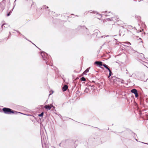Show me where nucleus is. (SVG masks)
Here are the masks:
<instances>
[{"label":"nucleus","mask_w":148,"mask_h":148,"mask_svg":"<svg viewBox=\"0 0 148 148\" xmlns=\"http://www.w3.org/2000/svg\"><path fill=\"white\" fill-rule=\"evenodd\" d=\"M52 107H53V105H45V106L44 108L46 109L50 110Z\"/></svg>","instance_id":"12"},{"label":"nucleus","mask_w":148,"mask_h":148,"mask_svg":"<svg viewBox=\"0 0 148 148\" xmlns=\"http://www.w3.org/2000/svg\"><path fill=\"white\" fill-rule=\"evenodd\" d=\"M4 26V27L7 28L8 27L9 25L8 24L6 23L3 24L1 25V27H0V33H1L2 30V29L3 27Z\"/></svg>","instance_id":"10"},{"label":"nucleus","mask_w":148,"mask_h":148,"mask_svg":"<svg viewBox=\"0 0 148 148\" xmlns=\"http://www.w3.org/2000/svg\"><path fill=\"white\" fill-rule=\"evenodd\" d=\"M24 38H25V39L29 41V42H31V41H30L29 40H28L27 38H26V37H25Z\"/></svg>","instance_id":"31"},{"label":"nucleus","mask_w":148,"mask_h":148,"mask_svg":"<svg viewBox=\"0 0 148 148\" xmlns=\"http://www.w3.org/2000/svg\"><path fill=\"white\" fill-rule=\"evenodd\" d=\"M48 8V7L46 5H44L41 7V10H47V9Z\"/></svg>","instance_id":"16"},{"label":"nucleus","mask_w":148,"mask_h":148,"mask_svg":"<svg viewBox=\"0 0 148 148\" xmlns=\"http://www.w3.org/2000/svg\"><path fill=\"white\" fill-rule=\"evenodd\" d=\"M105 14V15H106V16H108V15L107 14Z\"/></svg>","instance_id":"38"},{"label":"nucleus","mask_w":148,"mask_h":148,"mask_svg":"<svg viewBox=\"0 0 148 148\" xmlns=\"http://www.w3.org/2000/svg\"><path fill=\"white\" fill-rule=\"evenodd\" d=\"M16 31L17 33H18L20 35H22V34H21L18 30H16Z\"/></svg>","instance_id":"30"},{"label":"nucleus","mask_w":148,"mask_h":148,"mask_svg":"<svg viewBox=\"0 0 148 148\" xmlns=\"http://www.w3.org/2000/svg\"><path fill=\"white\" fill-rule=\"evenodd\" d=\"M89 91V89L88 88H86L84 90V92L86 93H88Z\"/></svg>","instance_id":"21"},{"label":"nucleus","mask_w":148,"mask_h":148,"mask_svg":"<svg viewBox=\"0 0 148 148\" xmlns=\"http://www.w3.org/2000/svg\"><path fill=\"white\" fill-rule=\"evenodd\" d=\"M2 110L4 113L7 114H22V113L14 111L11 109L5 108H3Z\"/></svg>","instance_id":"2"},{"label":"nucleus","mask_w":148,"mask_h":148,"mask_svg":"<svg viewBox=\"0 0 148 148\" xmlns=\"http://www.w3.org/2000/svg\"><path fill=\"white\" fill-rule=\"evenodd\" d=\"M32 42V43L33 44H34V45L36 46V47H37V46H36V45L35 44H34V43H33L32 42Z\"/></svg>","instance_id":"34"},{"label":"nucleus","mask_w":148,"mask_h":148,"mask_svg":"<svg viewBox=\"0 0 148 148\" xmlns=\"http://www.w3.org/2000/svg\"><path fill=\"white\" fill-rule=\"evenodd\" d=\"M100 32L98 30H96L95 31V32L94 33V35H96V36L97 38H100V37L98 36V34H100Z\"/></svg>","instance_id":"11"},{"label":"nucleus","mask_w":148,"mask_h":148,"mask_svg":"<svg viewBox=\"0 0 148 148\" xmlns=\"http://www.w3.org/2000/svg\"><path fill=\"white\" fill-rule=\"evenodd\" d=\"M103 66L106 68L107 69L108 71L110 70V68H109V67L108 65H107L106 64H103Z\"/></svg>","instance_id":"20"},{"label":"nucleus","mask_w":148,"mask_h":148,"mask_svg":"<svg viewBox=\"0 0 148 148\" xmlns=\"http://www.w3.org/2000/svg\"><path fill=\"white\" fill-rule=\"evenodd\" d=\"M136 141H137V139H136Z\"/></svg>","instance_id":"48"},{"label":"nucleus","mask_w":148,"mask_h":148,"mask_svg":"<svg viewBox=\"0 0 148 148\" xmlns=\"http://www.w3.org/2000/svg\"><path fill=\"white\" fill-rule=\"evenodd\" d=\"M122 27L123 28H124V27L123 26Z\"/></svg>","instance_id":"42"},{"label":"nucleus","mask_w":148,"mask_h":148,"mask_svg":"<svg viewBox=\"0 0 148 148\" xmlns=\"http://www.w3.org/2000/svg\"><path fill=\"white\" fill-rule=\"evenodd\" d=\"M126 71H127V69H126Z\"/></svg>","instance_id":"43"},{"label":"nucleus","mask_w":148,"mask_h":148,"mask_svg":"<svg viewBox=\"0 0 148 148\" xmlns=\"http://www.w3.org/2000/svg\"><path fill=\"white\" fill-rule=\"evenodd\" d=\"M78 28L79 29H81L82 30H84V31L86 32L88 35H89L88 33H89L88 32V29L85 26H79L78 27Z\"/></svg>","instance_id":"7"},{"label":"nucleus","mask_w":148,"mask_h":148,"mask_svg":"<svg viewBox=\"0 0 148 148\" xmlns=\"http://www.w3.org/2000/svg\"><path fill=\"white\" fill-rule=\"evenodd\" d=\"M123 44H122L124 46L128 47V45H131V44L129 42H122Z\"/></svg>","instance_id":"15"},{"label":"nucleus","mask_w":148,"mask_h":148,"mask_svg":"<svg viewBox=\"0 0 148 148\" xmlns=\"http://www.w3.org/2000/svg\"><path fill=\"white\" fill-rule=\"evenodd\" d=\"M59 145L60 147H64L63 146H64V140L62 141L59 144Z\"/></svg>","instance_id":"19"},{"label":"nucleus","mask_w":148,"mask_h":148,"mask_svg":"<svg viewBox=\"0 0 148 148\" xmlns=\"http://www.w3.org/2000/svg\"><path fill=\"white\" fill-rule=\"evenodd\" d=\"M119 18L117 16L115 17H113L111 18H108L107 19L108 21H113L114 22H116V21H119Z\"/></svg>","instance_id":"8"},{"label":"nucleus","mask_w":148,"mask_h":148,"mask_svg":"<svg viewBox=\"0 0 148 148\" xmlns=\"http://www.w3.org/2000/svg\"><path fill=\"white\" fill-rule=\"evenodd\" d=\"M22 113V114H24ZM24 115H25V114H24Z\"/></svg>","instance_id":"41"},{"label":"nucleus","mask_w":148,"mask_h":148,"mask_svg":"<svg viewBox=\"0 0 148 148\" xmlns=\"http://www.w3.org/2000/svg\"><path fill=\"white\" fill-rule=\"evenodd\" d=\"M109 36V35H107V36H101V38H103V37H104V38H105V37H108Z\"/></svg>","instance_id":"29"},{"label":"nucleus","mask_w":148,"mask_h":148,"mask_svg":"<svg viewBox=\"0 0 148 148\" xmlns=\"http://www.w3.org/2000/svg\"><path fill=\"white\" fill-rule=\"evenodd\" d=\"M90 11H91H91H89L88 12H85L84 13V14H87L88 12H89Z\"/></svg>","instance_id":"28"},{"label":"nucleus","mask_w":148,"mask_h":148,"mask_svg":"<svg viewBox=\"0 0 148 148\" xmlns=\"http://www.w3.org/2000/svg\"><path fill=\"white\" fill-rule=\"evenodd\" d=\"M5 0H3L1 2H0V11L1 12H2L5 8Z\"/></svg>","instance_id":"5"},{"label":"nucleus","mask_w":148,"mask_h":148,"mask_svg":"<svg viewBox=\"0 0 148 148\" xmlns=\"http://www.w3.org/2000/svg\"><path fill=\"white\" fill-rule=\"evenodd\" d=\"M105 13H107V12H106Z\"/></svg>","instance_id":"47"},{"label":"nucleus","mask_w":148,"mask_h":148,"mask_svg":"<svg viewBox=\"0 0 148 148\" xmlns=\"http://www.w3.org/2000/svg\"><path fill=\"white\" fill-rule=\"evenodd\" d=\"M135 96L136 97H137L138 96V92L137 93H136L135 94Z\"/></svg>","instance_id":"27"},{"label":"nucleus","mask_w":148,"mask_h":148,"mask_svg":"<svg viewBox=\"0 0 148 148\" xmlns=\"http://www.w3.org/2000/svg\"><path fill=\"white\" fill-rule=\"evenodd\" d=\"M119 35H120V36H121V35H124V34H121L120 33H119Z\"/></svg>","instance_id":"33"},{"label":"nucleus","mask_w":148,"mask_h":148,"mask_svg":"<svg viewBox=\"0 0 148 148\" xmlns=\"http://www.w3.org/2000/svg\"><path fill=\"white\" fill-rule=\"evenodd\" d=\"M41 55L43 60L45 62L47 65H49L51 66H53V63L51 60L50 55H48L47 53L44 52H41Z\"/></svg>","instance_id":"1"},{"label":"nucleus","mask_w":148,"mask_h":148,"mask_svg":"<svg viewBox=\"0 0 148 148\" xmlns=\"http://www.w3.org/2000/svg\"><path fill=\"white\" fill-rule=\"evenodd\" d=\"M14 8H12V10H13V9Z\"/></svg>","instance_id":"46"},{"label":"nucleus","mask_w":148,"mask_h":148,"mask_svg":"<svg viewBox=\"0 0 148 148\" xmlns=\"http://www.w3.org/2000/svg\"><path fill=\"white\" fill-rule=\"evenodd\" d=\"M21 36H22L24 38L25 37V36L22 34V35H21Z\"/></svg>","instance_id":"32"},{"label":"nucleus","mask_w":148,"mask_h":148,"mask_svg":"<svg viewBox=\"0 0 148 148\" xmlns=\"http://www.w3.org/2000/svg\"><path fill=\"white\" fill-rule=\"evenodd\" d=\"M68 88V86L66 85H65L63 86L62 88V90L63 91H65L67 90Z\"/></svg>","instance_id":"14"},{"label":"nucleus","mask_w":148,"mask_h":148,"mask_svg":"<svg viewBox=\"0 0 148 148\" xmlns=\"http://www.w3.org/2000/svg\"><path fill=\"white\" fill-rule=\"evenodd\" d=\"M41 142L42 147L43 148H49V146L48 144H46V143H44V144H43L42 142V139H41Z\"/></svg>","instance_id":"13"},{"label":"nucleus","mask_w":148,"mask_h":148,"mask_svg":"<svg viewBox=\"0 0 148 148\" xmlns=\"http://www.w3.org/2000/svg\"><path fill=\"white\" fill-rule=\"evenodd\" d=\"M32 42V43L33 44H34V45L36 46V47H37V46H36V45L35 44H34V43H33L32 42Z\"/></svg>","instance_id":"36"},{"label":"nucleus","mask_w":148,"mask_h":148,"mask_svg":"<svg viewBox=\"0 0 148 148\" xmlns=\"http://www.w3.org/2000/svg\"><path fill=\"white\" fill-rule=\"evenodd\" d=\"M142 143H144V144H147V143H143V142Z\"/></svg>","instance_id":"39"},{"label":"nucleus","mask_w":148,"mask_h":148,"mask_svg":"<svg viewBox=\"0 0 148 148\" xmlns=\"http://www.w3.org/2000/svg\"><path fill=\"white\" fill-rule=\"evenodd\" d=\"M90 67H89V68H88L87 69L85 70V71L83 72V73L82 74L83 75H86V73H88V71H89V70L90 69Z\"/></svg>","instance_id":"17"},{"label":"nucleus","mask_w":148,"mask_h":148,"mask_svg":"<svg viewBox=\"0 0 148 148\" xmlns=\"http://www.w3.org/2000/svg\"><path fill=\"white\" fill-rule=\"evenodd\" d=\"M16 1V0H15V1H14V3H15V1Z\"/></svg>","instance_id":"40"},{"label":"nucleus","mask_w":148,"mask_h":148,"mask_svg":"<svg viewBox=\"0 0 148 148\" xmlns=\"http://www.w3.org/2000/svg\"><path fill=\"white\" fill-rule=\"evenodd\" d=\"M127 73H127V72H126V74H127Z\"/></svg>","instance_id":"44"},{"label":"nucleus","mask_w":148,"mask_h":148,"mask_svg":"<svg viewBox=\"0 0 148 148\" xmlns=\"http://www.w3.org/2000/svg\"><path fill=\"white\" fill-rule=\"evenodd\" d=\"M120 79L116 77H112L111 79V81L113 82L114 84H117L120 82Z\"/></svg>","instance_id":"6"},{"label":"nucleus","mask_w":148,"mask_h":148,"mask_svg":"<svg viewBox=\"0 0 148 148\" xmlns=\"http://www.w3.org/2000/svg\"><path fill=\"white\" fill-rule=\"evenodd\" d=\"M90 13L93 14H98V13L96 11H92V12H90Z\"/></svg>","instance_id":"25"},{"label":"nucleus","mask_w":148,"mask_h":148,"mask_svg":"<svg viewBox=\"0 0 148 148\" xmlns=\"http://www.w3.org/2000/svg\"><path fill=\"white\" fill-rule=\"evenodd\" d=\"M12 12V11H11L10 12H9L7 14V16H10V14H11Z\"/></svg>","instance_id":"26"},{"label":"nucleus","mask_w":148,"mask_h":148,"mask_svg":"<svg viewBox=\"0 0 148 148\" xmlns=\"http://www.w3.org/2000/svg\"><path fill=\"white\" fill-rule=\"evenodd\" d=\"M95 64H97L98 66L101 67V66H103L102 62L101 61H96L95 62Z\"/></svg>","instance_id":"9"},{"label":"nucleus","mask_w":148,"mask_h":148,"mask_svg":"<svg viewBox=\"0 0 148 148\" xmlns=\"http://www.w3.org/2000/svg\"><path fill=\"white\" fill-rule=\"evenodd\" d=\"M64 146H63L64 147L67 148L68 147H71L73 145H74L75 141L72 139H68L66 140H64Z\"/></svg>","instance_id":"3"},{"label":"nucleus","mask_w":148,"mask_h":148,"mask_svg":"<svg viewBox=\"0 0 148 148\" xmlns=\"http://www.w3.org/2000/svg\"><path fill=\"white\" fill-rule=\"evenodd\" d=\"M44 115V112H42L41 113V114H39L38 115V116L40 117H42Z\"/></svg>","instance_id":"24"},{"label":"nucleus","mask_w":148,"mask_h":148,"mask_svg":"<svg viewBox=\"0 0 148 148\" xmlns=\"http://www.w3.org/2000/svg\"><path fill=\"white\" fill-rule=\"evenodd\" d=\"M108 71L109 72V76H108V77L109 78L110 76H111L112 74V72L110 70H109Z\"/></svg>","instance_id":"23"},{"label":"nucleus","mask_w":148,"mask_h":148,"mask_svg":"<svg viewBox=\"0 0 148 148\" xmlns=\"http://www.w3.org/2000/svg\"><path fill=\"white\" fill-rule=\"evenodd\" d=\"M9 34H10V32Z\"/></svg>","instance_id":"45"},{"label":"nucleus","mask_w":148,"mask_h":148,"mask_svg":"<svg viewBox=\"0 0 148 148\" xmlns=\"http://www.w3.org/2000/svg\"><path fill=\"white\" fill-rule=\"evenodd\" d=\"M138 54H137V60L141 63L145 65L144 63L145 62L143 61V60L145 58L144 57V55L142 53H138L137 52Z\"/></svg>","instance_id":"4"},{"label":"nucleus","mask_w":148,"mask_h":148,"mask_svg":"<svg viewBox=\"0 0 148 148\" xmlns=\"http://www.w3.org/2000/svg\"><path fill=\"white\" fill-rule=\"evenodd\" d=\"M131 92L134 94L138 92L137 90L135 89H133L131 90Z\"/></svg>","instance_id":"18"},{"label":"nucleus","mask_w":148,"mask_h":148,"mask_svg":"<svg viewBox=\"0 0 148 148\" xmlns=\"http://www.w3.org/2000/svg\"><path fill=\"white\" fill-rule=\"evenodd\" d=\"M80 79L81 80V81H85L86 80L85 78L84 77H81Z\"/></svg>","instance_id":"22"},{"label":"nucleus","mask_w":148,"mask_h":148,"mask_svg":"<svg viewBox=\"0 0 148 148\" xmlns=\"http://www.w3.org/2000/svg\"><path fill=\"white\" fill-rule=\"evenodd\" d=\"M99 14L100 15V16H101V17L102 16L101 14Z\"/></svg>","instance_id":"37"},{"label":"nucleus","mask_w":148,"mask_h":148,"mask_svg":"<svg viewBox=\"0 0 148 148\" xmlns=\"http://www.w3.org/2000/svg\"><path fill=\"white\" fill-rule=\"evenodd\" d=\"M32 42V43L33 44H34V45L36 46V47H37V46H36V45L35 44H34V43H33L32 42Z\"/></svg>","instance_id":"35"}]
</instances>
